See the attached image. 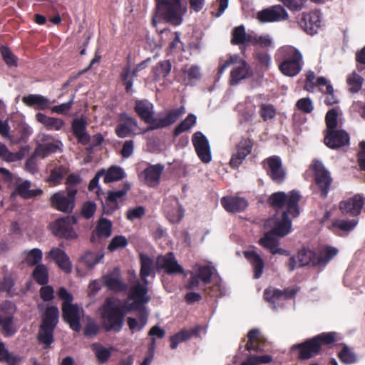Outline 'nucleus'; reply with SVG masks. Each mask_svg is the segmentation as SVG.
Masks as SVG:
<instances>
[{
    "mask_svg": "<svg viewBox=\"0 0 365 365\" xmlns=\"http://www.w3.org/2000/svg\"><path fill=\"white\" fill-rule=\"evenodd\" d=\"M187 9L182 6L180 0H157L156 11L153 16L152 24L156 26L161 19L174 25H180Z\"/></svg>",
    "mask_w": 365,
    "mask_h": 365,
    "instance_id": "3",
    "label": "nucleus"
},
{
    "mask_svg": "<svg viewBox=\"0 0 365 365\" xmlns=\"http://www.w3.org/2000/svg\"><path fill=\"white\" fill-rule=\"evenodd\" d=\"M349 141L347 133L342 130H328L324 138V143L329 148L335 149L346 145Z\"/></svg>",
    "mask_w": 365,
    "mask_h": 365,
    "instance_id": "26",
    "label": "nucleus"
},
{
    "mask_svg": "<svg viewBox=\"0 0 365 365\" xmlns=\"http://www.w3.org/2000/svg\"><path fill=\"white\" fill-rule=\"evenodd\" d=\"M87 121L83 118H75L72 122V131L78 142L87 145L91 140V136L87 132Z\"/></svg>",
    "mask_w": 365,
    "mask_h": 365,
    "instance_id": "29",
    "label": "nucleus"
},
{
    "mask_svg": "<svg viewBox=\"0 0 365 365\" xmlns=\"http://www.w3.org/2000/svg\"><path fill=\"white\" fill-rule=\"evenodd\" d=\"M185 109L183 106L175 110H170L167 115L164 118H160L155 120L153 123V125H149L147 130H155L167 127L173 123H175L178 118L185 113Z\"/></svg>",
    "mask_w": 365,
    "mask_h": 365,
    "instance_id": "28",
    "label": "nucleus"
},
{
    "mask_svg": "<svg viewBox=\"0 0 365 365\" xmlns=\"http://www.w3.org/2000/svg\"><path fill=\"white\" fill-rule=\"evenodd\" d=\"M335 332L320 334L306 342L294 345L292 349H299V356L302 359H307L317 355L322 344L329 345L336 341Z\"/></svg>",
    "mask_w": 365,
    "mask_h": 365,
    "instance_id": "6",
    "label": "nucleus"
},
{
    "mask_svg": "<svg viewBox=\"0 0 365 365\" xmlns=\"http://www.w3.org/2000/svg\"><path fill=\"white\" fill-rule=\"evenodd\" d=\"M364 205V197L359 194L343 200L339 203V209L343 214L357 216L361 212Z\"/></svg>",
    "mask_w": 365,
    "mask_h": 365,
    "instance_id": "19",
    "label": "nucleus"
},
{
    "mask_svg": "<svg viewBox=\"0 0 365 365\" xmlns=\"http://www.w3.org/2000/svg\"><path fill=\"white\" fill-rule=\"evenodd\" d=\"M264 167L274 182L281 183L284 181L286 173L278 157L272 156L267 158L264 162Z\"/></svg>",
    "mask_w": 365,
    "mask_h": 365,
    "instance_id": "21",
    "label": "nucleus"
},
{
    "mask_svg": "<svg viewBox=\"0 0 365 365\" xmlns=\"http://www.w3.org/2000/svg\"><path fill=\"white\" fill-rule=\"evenodd\" d=\"M299 267L308 265L312 263L314 265H318L317 257L315 253L309 249L301 250L297 255Z\"/></svg>",
    "mask_w": 365,
    "mask_h": 365,
    "instance_id": "41",
    "label": "nucleus"
},
{
    "mask_svg": "<svg viewBox=\"0 0 365 365\" xmlns=\"http://www.w3.org/2000/svg\"><path fill=\"white\" fill-rule=\"evenodd\" d=\"M338 356L341 361L345 364H351L357 361L356 356L353 350L346 345H344L342 349L339 352Z\"/></svg>",
    "mask_w": 365,
    "mask_h": 365,
    "instance_id": "50",
    "label": "nucleus"
},
{
    "mask_svg": "<svg viewBox=\"0 0 365 365\" xmlns=\"http://www.w3.org/2000/svg\"><path fill=\"white\" fill-rule=\"evenodd\" d=\"M58 296L63 300L62 312L64 320L69 324L73 330L79 331L81 328L80 320L83 315V310L78 305L71 304L73 297L65 288L59 289Z\"/></svg>",
    "mask_w": 365,
    "mask_h": 365,
    "instance_id": "5",
    "label": "nucleus"
},
{
    "mask_svg": "<svg viewBox=\"0 0 365 365\" xmlns=\"http://www.w3.org/2000/svg\"><path fill=\"white\" fill-rule=\"evenodd\" d=\"M25 262L30 265H37L42 259L43 253L40 249L34 248L24 252Z\"/></svg>",
    "mask_w": 365,
    "mask_h": 365,
    "instance_id": "52",
    "label": "nucleus"
},
{
    "mask_svg": "<svg viewBox=\"0 0 365 365\" xmlns=\"http://www.w3.org/2000/svg\"><path fill=\"white\" fill-rule=\"evenodd\" d=\"M222 207L229 212H241L247 207V201L240 197L227 196L221 200Z\"/></svg>",
    "mask_w": 365,
    "mask_h": 365,
    "instance_id": "31",
    "label": "nucleus"
},
{
    "mask_svg": "<svg viewBox=\"0 0 365 365\" xmlns=\"http://www.w3.org/2000/svg\"><path fill=\"white\" fill-rule=\"evenodd\" d=\"M171 70V63L169 61H160L153 68V73L156 79L165 78Z\"/></svg>",
    "mask_w": 365,
    "mask_h": 365,
    "instance_id": "51",
    "label": "nucleus"
},
{
    "mask_svg": "<svg viewBox=\"0 0 365 365\" xmlns=\"http://www.w3.org/2000/svg\"><path fill=\"white\" fill-rule=\"evenodd\" d=\"M103 284L114 292H124L127 289V285L123 282L120 269L118 267L105 274L103 277Z\"/></svg>",
    "mask_w": 365,
    "mask_h": 365,
    "instance_id": "24",
    "label": "nucleus"
},
{
    "mask_svg": "<svg viewBox=\"0 0 365 365\" xmlns=\"http://www.w3.org/2000/svg\"><path fill=\"white\" fill-rule=\"evenodd\" d=\"M34 278L40 284L48 282V269L44 264H37L33 272Z\"/></svg>",
    "mask_w": 365,
    "mask_h": 365,
    "instance_id": "54",
    "label": "nucleus"
},
{
    "mask_svg": "<svg viewBox=\"0 0 365 365\" xmlns=\"http://www.w3.org/2000/svg\"><path fill=\"white\" fill-rule=\"evenodd\" d=\"M74 95H73L71 99L64 103H61L58 106H54L51 108L52 113H58V114H66L67 113L71 108L72 105L73 103Z\"/></svg>",
    "mask_w": 365,
    "mask_h": 365,
    "instance_id": "62",
    "label": "nucleus"
},
{
    "mask_svg": "<svg viewBox=\"0 0 365 365\" xmlns=\"http://www.w3.org/2000/svg\"><path fill=\"white\" fill-rule=\"evenodd\" d=\"M196 123V116L193 114H190L187 118L175 128V134L179 135L180 133L189 130Z\"/></svg>",
    "mask_w": 365,
    "mask_h": 365,
    "instance_id": "58",
    "label": "nucleus"
},
{
    "mask_svg": "<svg viewBox=\"0 0 365 365\" xmlns=\"http://www.w3.org/2000/svg\"><path fill=\"white\" fill-rule=\"evenodd\" d=\"M164 168L161 164L150 165L139 175V178L148 186L156 187L160 183Z\"/></svg>",
    "mask_w": 365,
    "mask_h": 365,
    "instance_id": "20",
    "label": "nucleus"
},
{
    "mask_svg": "<svg viewBox=\"0 0 365 365\" xmlns=\"http://www.w3.org/2000/svg\"><path fill=\"white\" fill-rule=\"evenodd\" d=\"M48 257L53 259L65 272L69 273L71 272V264L69 257L62 250L53 247L48 253Z\"/></svg>",
    "mask_w": 365,
    "mask_h": 365,
    "instance_id": "32",
    "label": "nucleus"
},
{
    "mask_svg": "<svg viewBox=\"0 0 365 365\" xmlns=\"http://www.w3.org/2000/svg\"><path fill=\"white\" fill-rule=\"evenodd\" d=\"M215 268L210 265H200L196 264L194 267V272L200 279L203 285L210 282L211 277L213 274Z\"/></svg>",
    "mask_w": 365,
    "mask_h": 365,
    "instance_id": "40",
    "label": "nucleus"
},
{
    "mask_svg": "<svg viewBox=\"0 0 365 365\" xmlns=\"http://www.w3.org/2000/svg\"><path fill=\"white\" fill-rule=\"evenodd\" d=\"M302 26L304 27L305 31L311 35L317 33L321 25V16L319 11H315L309 14H303L300 21Z\"/></svg>",
    "mask_w": 365,
    "mask_h": 365,
    "instance_id": "30",
    "label": "nucleus"
},
{
    "mask_svg": "<svg viewBox=\"0 0 365 365\" xmlns=\"http://www.w3.org/2000/svg\"><path fill=\"white\" fill-rule=\"evenodd\" d=\"M139 133L136 120L126 113L121 114L119 124L115 128L116 135L119 138H125Z\"/></svg>",
    "mask_w": 365,
    "mask_h": 365,
    "instance_id": "17",
    "label": "nucleus"
},
{
    "mask_svg": "<svg viewBox=\"0 0 365 365\" xmlns=\"http://www.w3.org/2000/svg\"><path fill=\"white\" fill-rule=\"evenodd\" d=\"M363 78L359 74L353 72L347 78V83L349 89L353 93L358 92L362 86Z\"/></svg>",
    "mask_w": 365,
    "mask_h": 365,
    "instance_id": "56",
    "label": "nucleus"
},
{
    "mask_svg": "<svg viewBox=\"0 0 365 365\" xmlns=\"http://www.w3.org/2000/svg\"><path fill=\"white\" fill-rule=\"evenodd\" d=\"M276 61L279 62V68L285 76L294 77L302 69L303 57L301 52L291 46L281 47L276 53Z\"/></svg>",
    "mask_w": 365,
    "mask_h": 365,
    "instance_id": "2",
    "label": "nucleus"
},
{
    "mask_svg": "<svg viewBox=\"0 0 365 365\" xmlns=\"http://www.w3.org/2000/svg\"><path fill=\"white\" fill-rule=\"evenodd\" d=\"M120 76L121 80L123 81V84L125 86L126 91L130 92L133 87V78L135 77L132 76V72L130 71V66H126L123 68Z\"/></svg>",
    "mask_w": 365,
    "mask_h": 365,
    "instance_id": "59",
    "label": "nucleus"
},
{
    "mask_svg": "<svg viewBox=\"0 0 365 365\" xmlns=\"http://www.w3.org/2000/svg\"><path fill=\"white\" fill-rule=\"evenodd\" d=\"M297 292V289L281 291L274 287H268L264 292V298L273 309H277V307L284 305L285 300L293 297Z\"/></svg>",
    "mask_w": 365,
    "mask_h": 365,
    "instance_id": "13",
    "label": "nucleus"
},
{
    "mask_svg": "<svg viewBox=\"0 0 365 365\" xmlns=\"http://www.w3.org/2000/svg\"><path fill=\"white\" fill-rule=\"evenodd\" d=\"M103 257L104 254L101 252L87 251L82 256L81 259L88 267L92 268L99 263Z\"/></svg>",
    "mask_w": 365,
    "mask_h": 365,
    "instance_id": "44",
    "label": "nucleus"
},
{
    "mask_svg": "<svg viewBox=\"0 0 365 365\" xmlns=\"http://www.w3.org/2000/svg\"><path fill=\"white\" fill-rule=\"evenodd\" d=\"M125 306L114 298H108L101 308L103 326L107 331H120L124 324Z\"/></svg>",
    "mask_w": 365,
    "mask_h": 365,
    "instance_id": "4",
    "label": "nucleus"
},
{
    "mask_svg": "<svg viewBox=\"0 0 365 365\" xmlns=\"http://www.w3.org/2000/svg\"><path fill=\"white\" fill-rule=\"evenodd\" d=\"M289 14L284 6L275 5L259 11L257 19L260 23L281 21L287 19Z\"/></svg>",
    "mask_w": 365,
    "mask_h": 365,
    "instance_id": "14",
    "label": "nucleus"
},
{
    "mask_svg": "<svg viewBox=\"0 0 365 365\" xmlns=\"http://www.w3.org/2000/svg\"><path fill=\"white\" fill-rule=\"evenodd\" d=\"M253 144V140L250 138L241 139L230 159V164L232 168H237L242 164L246 157L251 153Z\"/></svg>",
    "mask_w": 365,
    "mask_h": 365,
    "instance_id": "18",
    "label": "nucleus"
},
{
    "mask_svg": "<svg viewBox=\"0 0 365 365\" xmlns=\"http://www.w3.org/2000/svg\"><path fill=\"white\" fill-rule=\"evenodd\" d=\"M76 188H68L66 191H58L50 197L51 205L56 210L65 213L72 212L76 205Z\"/></svg>",
    "mask_w": 365,
    "mask_h": 365,
    "instance_id": "10",
    "label": "nucleus"
},
{
    "mask_svg": "<svg viewBox=\"0 0 365 365\" xmlns=\"http://www.w3.org/2000/svg\"><path fill=\"white\" fill-rule=\"evenodd\" d=\"M35 118L48 130H60L65 125L62 119L49 117L41 113H36Z\"/></svg>",
    "mask_w": 365,
    "mask_h": 365,
    "instance_id": "35",
    "label": "nucleus"
},
{
    "mask_svg": "<svg viewBox=\"0 0 365 365\" xmlns=\"http://www.w3.org/2000/svg\"><path fill=\"white\" fill-rule=\"evenodd\" d=\"M272 358L269 355L255 356L251 355L247 361L242 363L241 365H257L261 364L269 363Z\"/></svg>",
    "mask_w": 365,
    "mask_h": 365,
    "instance_id": "60",
    "label": "nucleus"
},
{
    "mask_svg": "<svg viewBox=\"0 0 365 365\" xmlns=\"http://www.w3.org/2000/svg\"><path fill=\"white\" fill-rule=\"evenodd\" d=\"M59 141L47 142L40 144L35 150L34 155L44 158L52 153H55L60 148Z\"/></svg>",
    "mask_w": 365,
    "mask_h": 365,
    "instance_id": "39",
    "label": "nucleus"
},
{
    "mask_svg": "<svg viewBox=\"0 0 365 365\" xmlns=\"http://www.w3.org/2000/svg\"><path fill=\"white\" fill-rule=\"evenodd\" d=\"M0 158L6 162H16L22 158L20 153H12L9 150L7 147L0 143Z\"/></svg>",
    "mask_w": 365,
    "mask_h": 365,
    "instance_id": "53",
    "label": "nucleus"
},
{
    "mask_svg": "<svg viewBox=\"0 0 365 365\" xmlns=\"http://www.w3.org/2000/svg\"><path fill=\"white\" fill-rule=\"evenodd\" d=\"M1 53L6 63L9 66H16V57L5 46L1 47Z\"/></svg>",
    "mask_w": 365,
    "mask_h": 365,
    "instance_id": "63",
    "label": "nucleus"
},
{
    "mask_svg": "<svg viewBox=\"0 0 365 365\" xmlns=\"http://www.w3.org/2000/svg\"><path fill=\"white\" fill-rule=\"evenodd\" d=\"M67 173L68 170L66 168L61 165L56 167L51 171L47 181L52 185H57L61 182L63 177L67 175Z\"/></svg>",
    "mask_w": 365,
    "mask_h": 365,
    "instance_id": "46",
    "label": "nucleus"
},
{
    "mask_svg": "<svg viewBox=\"0 0 365 365\" xmlns=\"http://www.w3.org/2000/svg\"><path fill=\"white\" fill-rule=\"evenodd\" d=\"M163 208L168 219L173 223L180 222L183 217L179 201L173 196H170L164 201Z\"/></svg>",
    "mask_w": 365,
    "mask_h": 365,
    "instance_id": "23",
    "label": "nucleus"
},
{
    "mask_svg": "<svg viewBox=\"0 0 365 365\" xmlns=\"http://www.w3.org/2000/svg\"><path fill=\"white\" fill-rule=\"evenodd\" d=\"M15 312L16 307L11 302L0 304V326L3 334L6 337L13 336L17 331L13 321Z\"/></svg>",
    "mask_w": 365,
    "mask_h": 365,
    "instance_id": "11",
    "label": "nucleus"
},
{
    "mask_svg": "<svg viewBox=\"0 0 365 365\" xmlns=\"http://www.w3.org/2000/svg\"><path fill=\"white\" fill-rule=\"evenodd\" d=\"M31 187L30 181L18 178L15 180V189L11 196L19 195L24 199H31L42 194L43 190L41 189H31Z\"/></svg>",
    "mask_w": 365,
    "mask_h": 365,
    "instance_id": "22",
    "label": "nucleus"
},
{
    "mask_svg": "<svg viewBox=\"0 0 365 365\" xmlns=\"http://www.w3.org/2000/svg\"><path fill=\"white\" fill-rule=\"evenodd\" d=\"M125 176L123 170L120 167H110L105 173L104 182L106 183L118 181Z\"/></svg>",
    "mask_w": 365,
    "mask_h": 365,
    "instance_id": "48",
    "label": "nucleus"
},
{
    "mask_svg": "<svg viewBox=\"0 0 365 365\" xmlns=\"http://www.w3.org/2000/svg\"><path fill=\"white\" fill-rule=\"evenodd\" d=\"M300 195L295 190L287 193L276 192L269 199V204L277 210L274 216L265 222V226L272 228L259 240L260 244L273 255H288L287 250L279 248V237H283L291 232L292 220L290 217H297L299 215L298 202Z\"/></svg>",
    "mask_w": 365,
    "mask_h": 365,
    "instance_id": "1",
    "label": "nucleus"
},
{
    "mask_svg": "<svg viewBox=\"0 0 365 365\" xmlns=\"http://www.w3.org/2000/svg\"><path fill=\"white\" fill-rule=\"evenodd\" d=\"M76 222V217L68 216L54 221L51 225V228L54 235L67 240H73L78 237L72 227V225Z\"/></svg>",
    "mask_w": 365,
    "mask_h": 365,
    "instance_id": "12",
    "label": "nucleus"
},
{
    "mask_svg": "<svg viewBox=\"0 0 365 365\" xmlns=\"http://www.w3.org/2000/svg\"><path fill=\"white\" fill-rule=\"evenodd\" d=\"M135 110L140 118L150 125L157 118H154V107L153 103L147 100H138L135 102Z\"/></svg>",
    "mask_w": 365,
    "mask_h": 365,
    "instance_id": "27",
    "label": "nucleus"
},
{
    "mask_svg": "<svg viewBox=\"0 0 365 365\" xmlns=\"http://www.w3.org/2000/svg\"><path fill=\"white\" fill-rule=\"evenodd\" d=\"M312 167L315 173L316 182L321 189V195L326 197L332 181L330 173L319 160H314Z\"/></svg>",
    "mask_w": 365,
    "mask_h": 365,
    "instance_id": "15",
    "label": "nucleus"
},
{
    "mask_svg": "<svg viewBox=\"0 0 365 365\" xmlns=\"http://www.w3.org/2000/svg\"><path fill=\"white\" fill-rule=\"evenodd\" d=\"M59 311L56 307L46 309L38 331V340L48 347L53 341V331L58 322Z\"/></svg>",
    "mask_w": 365,
    "mask_h": 365,
    "instance_id": "7",
    "label": "nucleus"
},
{
    "mask_svg": "<svg viewBox=\"0 0 365 365\" xmlns=\"http://www.w3.org/2000/svg\"><path fill=\"white\" fill-rule=\"evenodd\" d=\"M200 327H196L190 330H182L170 337V348L175 349L180 343L187 341L192 336L197 335Z\"/></svg>",
    "mask_w": 365,
    "mask_h": 365,
    "instance_id": "38",
    "label": "nucleus"
},
{
    "mask_svg": "<svg viewBox=\"0 0 365 365\" xmlns=\"http://www.w3.org/2000/svg\"><path fill=\"white\" fill-rule=\"evenodd\" d=\"M358 223L356 220H339L334 222L333 225L341 230L349 232L352 230Z\"/></svg>",
    "mask_w": 365,
    "mask_h": 365,
    "instance_id": "61",
    "label": "nucleus"
},
{
    "mask_svg": "<svg viewBox=\"0 0 365 365\" xmlns=\"http://www.w3.org/2000/svg\"><path fill=\"white\" fill-rule=\"evenodd\" d=\"M249 43L258 45L262 48H269L272 47L273 41L269 35L257 36L253 34L252 36H249Z\"/></svg>",
    "mask_w": 365,
    "mask_h": 365,
    "instance_id": "49",
    "label": "nucleus"
},
{
    "mask_svg": "<svg viewBox=\"0 0 365 365\" xmlns=\"http://www.w3.org/2000/svg\"><path fill=\"white\" fill-rule=\"evenodd\" d=\"M183 81L185 84H191L194 81L199 80L201 77L200 69L196 65H192L189 68L182 69Z\"/></svg>",
    "mask_w": 365,
    "mask_h": 365,
    "instance_id": "42",
    "label": "nucleus"
},
{
    "mask_svg": "<svg viewBox=\"0 0 365 365\" xmlns=\"http://www.w3.org/2000/svg\"><path fill=\"white\" fill-rule=\"evenodd\" d=\"M111 222L106 219H101L98 222L95 230L93 232L91 241L96 242L100 239L108 238L111 234Z\"/></svg>",
    "mask_w": 365,
    "mask_h": 365,
    "instance_id": "34",
    "label": "nucleus"
},
{
    "mask_svg": "<svg viewBox=\"0 0 365 365\" xmlns=\"http://www.w3.org/2000/svg\"><path fill=\"white\" fill-rule=\"evenodd\" d=\"M156 264L158 269H164L168 274H178L184 272L172 252L158 256Z\"/></svg>",
    "mask_w": 365,
    "mask_h": 365,
    "instance_id": "25",
    "label": "nucleus"
},
{
    "mask_svg": "<svg viewBox=\"0 0 365 365\" xmlns=\"http://www.w3.org/2000/svg\"><path fill=\"white\" fill-rule=\"evenodd\" d=\"M245 256L254 269L255 278H259L262 276L264 269V261L253 250L245 252Z\"/></svg>",
    "mask_w": 365,
    "mask_h": 365,
    "instance_id": "36",
    "label": "nucleus"
},
{
    "mask_svg": "<svg viewBox=\"0 0 365 365\" xmlns=\"http://www.w3.org/2000/svg\"><path fill=\"white\" fill-rule=\"evenodd\" d=\"M248 341L246 344V349L248 351H263L264 347L262 344V336L258 329L250 330L247 334Z\"/></svg>",
    "mask_w": 365,
    "mask_h": 365,
    "instance_id": "37",
    "label": "nucleus"
},
{
    "mask_svg": "<svg viewBox=\"0 0 365 365\" xmlns=\"http://www.w3.org/2000/svg\"><path fill=\"white\" fill-rule=\"evenodd\" d=\"M192 141L201 161L205 163H210L212 155L207 138L201 132L197 131L193 134Z\"/></svg>",
    "mask_w": 365,
    "mask_h": 365,
    "instance_id": "16",
    "label": "nucleus"
},
{
    "mask_svg": "<svg viewBox=\"0 0 365 365\" xmlns=\"http://www.w3.org/2000/svg\"><path fill=\"white\" fill-rule=\"evenodd\" d=\"M337 249L332 247H327L317 257L318 265H325L329 262L336 254Z\"/></svg>",
    "mask_w": 365,
    "mask_h": 365,
    "instance_id": "55",
    "label": "nucleus"
},
{
    "mask_svg": "<svg viewBox=\"0 0 365 365\" xmlns=\"http://www.w3.org/2000/svg\"><path fill=\"white\" fill-rule=\"evenodd\" d=\"M232 44H242L249 43V36H252L253 34H246L245 28L243 25L235 27L232 33Z\"/></svg>",
    "mask_w": 365,
    "mask_h": 365,
    "instance_id": "43",
    "label": "nucleus"
},
{
    "mask_svg": "<svg viewBox=\"0 0 365 365\" xmlns=\"http://www.w3.org/2000/svg\"><path fill=\"white\" fill-rule=\"evenodd\" d=\"M231 65H235L230 74V83L232 85L237 84L241 80L247 78L250 75L248 64L245 61L240 59L237 55L230 56L227 61L221 63L218 68V74L221 76Z\"/></svg>",
    "mask_w": 365,
    "mask_h": 365,
    "instance_id": "8",
    "label": "nucleus"
},
{
    "mask_svg": "<svg viewBox=\"0 0 365 365\" xmlns=\"http://www.w3.org/2000/svg\"><path fill=\"white\" fill-rule=\"evenodd\" d=\"M141 261V269H140V277L141 280L145 282H148L146 279L147 277L150 276L153 272V260L146 255L140 256Z\"/></svg>",
    "mask_w": 365,
    "mask_h": 365,
    "instance_id": "45",
    "label": "nucleus"
},
{
    "mask_svg": "<svg viewBox=\"0 0 365 365\" xmlns=\"http://www.w3.org/2000/svg\"><path fill=\"white\" fill-rule=\"evenodd\" d=\"M148 282L142 281L140 282L136 281L135 284L130 285L128 298L133 302L128 304L126 308L128 310H141L143 306L150 300V297L148 294Z\"/></svg>",
    "mask_w": 365,
    "mask_h": 365,
    "instance_id": "9",
    "label": "nucleus"
},
{
    "mask_svg": "<svg viewBox=\"0 0 365 365\" xmlns=\"http://www.w3.org/2000/svg\"><path fill=\"white\" fill-rule=\"evenodd\" d=\"M92 349L99 363H106L111 355L110 349H107L101 344L94 343L92 344Z\"/></svg>",
    "mask_w": 365,
    "mask_h": 365,
    "instance_id": "47",
    "label": "nucleus"
},
{
    "mask_svg": "<svg viewBox=\"0 0 365 365\" xmlns=\"http://www.w3.org/2000/svg\"><path fill=\"white\" fill-rule=\"evenodd\" d=\"M339 111L337 108L329 110L326 115V123L329 130H334L338 125Z\"/></svg>",
    "mask_w": 365,
    "mask_h": 365,
    "instance_id": "57",
    "label": "nucleus"
},
{
    "mask_svg": "<svg viewBox=\"0 0 365 365\" xmlns=\"http://www.w3.org/2000/svg\"><path fill=\"white\" fill-rule=\"evenodd\" d=\"M22 101L27 106H35L36 109L45 110L50 108V105L56 102V101H51L46 97L40 94H29L24 96Z\"/></svg>",
    "mask_w": 365,
    "mask_h": 365,
    "instance_id": "33",
    "label": "nucleus"
},
{
    "mask_svg": "<svg viewBox=\"0 0 365 365\" xmlns=\"http://www.w3.org/2000/svg\"><path fill=\"white\" fill-rule=\"evenodd\" d=\"M297 108L304 113H310L314 110V105L309 98H303L297 102Z\"/></svg>",
    "mask_w": 365,
    "mask_h": 365,
    "instance_id": "64",
    "label": "nucleus"
}]
</instances>
